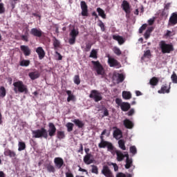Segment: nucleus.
<instances>
[{
  "label": "nucleus",
  "instance_id": "0eeeda50",
  "mask_svg": "<svg viewBox=\"0 0 177 177\" xmlns=\"http://www.w3.org/2000/svg\"><path fill=\"white\" fill-rule=\"evenodd\" d=\"M108 64L110 67H115L116 68H120L122 67L121 64L115 58H112L108 56Z\"/></svg>",
  "mask_w": 177,
  "mask_h": 177
},
{
  "label": "nucleus",
  "instance_id": "6e6d98bb",
  "mask_svg": "<svg viewBox=\"0 0 177 177\" xmlns=\"http://www.w3.org/2000/svg\"><path fill=\"white\" fill-rule=\"evenodd\" d=\"M59 45H60V43H59V40L57 39H55L54 42H53L54 47L58 48L59 46Z\"/></svg>",
  "mask_w": 177,
  "mask_h": 177
},
{
  "label": "nucleus",
  "instance_id": "9b49d317",
  "mask_svg": "<svg viewBox=\"0 0 177 177\" xmlns=\"http://www.w3.org/2000/svg\"><path fill=\"white\" fill-rule=\"evenodd\" d=\"M177 24V13L174 12L170 15L168 22L169 26H174Z\"/></svg>",
  "mask_w": 177,
  "mask_h": 177
},
{
  "label": "nucleus",
  "instance_id": "412c9836",
  "mask_svg": "<svg viewBox=\"0 0 177 177\" xmlns=\"http://www.w3.org/2000/svg\"><path fill=\"white\" fill-rule=\"evenodd\" d=\"M119 106L120 107V109L124 112L129 111V110L131 109V105L129 102H122V104Z\"/></svg>",
  "mask_w": 177,
  "mask_h": 177
},
{
  "label": "nucleus",
  "instance_id": "09e8293b",
  "mask_svg": "<svg viewBox=\"0 0 177 177\" xmlns=\"http://www.w3.org/2000/svg\"><path fill=\"white\" fill-rule=\"evenodd\" d=\"M98 26L101 28L102 32L105 31V26L102 21H99Z\"/></svg>",
  "mask_w": 177,
  "mask_h": 177
},
{
  "label": "nucleus",
  "instance_id": "bf43d9fd",
  "mask_svg": "<svg viewBox=\"0 0 177 177\" xmlns=\"http://www.w3.org/2000/svg\"><path fill=\"white\" fill-rule=\"evenodd\" d=\"M143 56H144V57H150L151 56V50H147V51H145Z\"/></svg>",
  "mask_w": 177,
  "mask_h": 177
},
{
  "label": "nucleus",
  "instance_id": "f03ea898",
  "mask_svg": "<svg viewBox=\"0 0 177 177\" xmlns=\"http://www.w3.org/2000/svg\"><path fill=\"white\" fill-rule=\"evenodd\" d=\"M159 47L161 50V53L163 54L171 53L174 51V46L171 44H167L166 41H160L159 43Z\"/></svg>",
  "mask_w": 177,
  "mask_h": 177
},
{
  "label": "nucleus",
  "instance_id": "20e7f679",
  "mask_svg": "<svg viewBox=\"0 0 177 177\" xmlns=\"http://www.w3.org/2000/svg\"><path fill=\"white\" fill-rule=\"evenodd\" d=\"M32 134L35 138L48 139V133L44 127H41V129L32 130Z\"/></svg>",
  "mask_w": 177,
  "mask_h": 177
},
{
  "label": "nucleus",
  "instance_id": "c756f323",
  "mask_svg": "<svg viewBox=\"0 0 177 177\" xmlns=\"http://www.w3.org/2000/svg\"><path fill=\"white\" fill-rule=\"evenodd\" d=\"M66 94L67 95H68V97H67V102H69L75 100V96L72 94L71 91H66Z\"/></svg>",
  "mask_w": 177,
  "mask_h": 177
},
{
  "label": "nucleus",
  "instance_id": "cd10ccee",
  "mask_svg": "<svg viewBox=\"0 0 177 177\" xmlns=\"http://www.w3.org/2000/svg\"><path fill=\"white\" fill-rule=\"evenodd\" d=\"M4 156H9L10 158H15L16 156V153L14 151L7 149L4 151Z\"/></svg>",
  "mask_w": 177,
  "mask_h": 177
},
{
  "label": "nucleus",
  "instance_id": "ddd939ff",
  "mask_svg": "<svg viewBox=\"0 0 177 177\" xmlns=\"http://www.w3.org/2000/svg\"><path fill=\"white\" fill-rule=\"evenodd\" d=\"M30 35H32L33 37H37L40 38L43 35V31L41 30L40 29L33 28L30 29Z\"/></svg>",
  "mask_w": 177,
  "mask_h": 177
},
{
  "label": "nucleus",
  "instance_id": "774afa93",
  "mask_svg": "<svg viewBox=\"0 0 177 177\" xmlns=\"http://www.w3.org/2000/svg\"><path fill=\"white\" fill-rule=\"evenodd\" d=\"M116 177H126V175L123 173H118V174L116 175Z\"/></svg>",
  "mask_w": 177,
  "mask_h": 177
},
{
  "label": "nucleus",
  "instance_id": "79ce46f5",
  "mask_svg": "<svg viewBox=\"0 0 177 177\" xmlns=\"http://www.w3.org/2000/svg\"><path fill=\"white\" fill-rule=\"evenodd\" d=\"M75 84H80V78L79 75H75L73 79Z\"/></svg>",
  "mask_w": 177,
  "mask_h": 177
},
{
  "label": "nucleus",
  "instance_id": "58836bf2",
  "mask_svg": "<svg viewBox=\"0 0 177 177\" xmlns=\"http://www.w3.org/2000/svg\"><path fill=\"white\" fill-rule=\"evenodd\" d=\"M89 57H93L94 59H97V51L95 49L91 50Z\"/></svg>",
  "mask_w": 177,
  "mask_h": 177
},
{
  "label": "nucleus",
  "instance_id": "c03bdc74",
  "mask_svg": "<svg viewBox=\"0 0 177 177\" xmlns=\"http://www.w3.org/2000/svg\"><path fill=\"white\" fill-rule=\"evenodd\" d=\"M113 52H114V53H115L116 55H118V56H120V55H121V54H122L121 50H120V48H118V47H114V48H113Z\"/></svg>",
  "mask_w": 177,
  "mask_h": 177
},
{
  "label": "nucleus",
  "instance_id": "f3484780",
  "mask_svg": "<svg viewBox=\"0 0 177 177\" xmlns=\"http://www.w3.org/2000/svg\"><path fill=\"white\" fill-rule=\"evenodd\" d=\"M93 157L92 153H87L85 155L84 158H83V162L87 165H89L93 163L94 160L91 158Z\"/></svg>",
  "mask_w": 177,
  "mask_h": 177
},
{
  "label": "nucleus",
  "instance_id": "2f4dec72",
  "mask_svg": "<svg viewBox=\"0 0 177 177\" xmlns=\"http://www.w3.org/2000/svg\"><path fill=\"white\" fill-rule=\"evenodd\" d=\"M97 12H98L99 16L102 17L103 19H106V15L104 10H103L101 8H97Z\"/></svg>",
  "mask_w": 177,
  "mask_h": 177
},
{
  "label": "nucleus",
  "instance_id": "1a4fd4ad",
  "mask_svg": "<svg viewBox=\"0 0 177 177\" xmlns=\"http://www.w3.org/2000/svg\"><path fill=\"white\" fill-rule=\"evenodd\" d=\"M47 132L48 133V136L50 138L55 136L57 129L55 124L52 122L48 123V130L47 131Z\"/></svg>",
  "mask_w": 177,
  "mask_h": 177
},
{
  "label": "nucleus",
  "instance_id": "72a5a7b5",
  "mask_svg": "<svg viewBox=\"0 0 177 177\" xmlns=\"http://www.w3.org/2000/svg\"><path fill=\"white\" fill-rule=\"evenodd\" d=\"M122 97L126 100H129L131 98V93L128 91H123Z\"/></svg>",
  "mask_w": 177,
  "mask_h": 177
},
{
  "label": "nucleus",
  "instance_id": "de8ad7c7",
  "mask_svg": "<svg viewBox=\"0 0 177 177\" xmlns=\"http://www.w3.org/2000/svg\"><path fill=\"white\" fill-rule=\"evenodd\" d=\"M130 153H131L133 155H136L137 153V148L135 146L131 147Z\"/></svg>",
  "mask_w": 177,
  "mask_h": 177
},
{
  "label": "nucleus",
  "instance_id": "c85d7f7f",
  "mask_svg": "<svg viewBox=\"0 0 177 177\" xmlns=\"http://www.w3.org/2000/svg\"><path fill=\"white\" fill-rule=\"evenodd\" d=\"M153 28L151 27V28H148V29L147 30V31H145V34H144V37L145 39H148L150 37L151 35V32H152V31H153Z\"/></svg>",
  "mask_w": 177,
  "mask_h": 177
},
{
  "label": "nucleus",
  "instance_id": "6ab92c4d",
  "mask_svg": "<svg viewBox=\"0 0 177 177\" xmlns=\"http://www.w3.org/2000/svg\"><path fill=\"white\" fill-rule=\"evenodd\" d=\"M28 76L30 80L34 81V80L38 79L39 77H40V73L38 71H36L34 72L29 73Z\"/></svg>",
  "mask_w": 177,
  "mask_h": 177
},
{
  "label": "nucleus",
  "instance_id": "4be33fe9",
  "mask_svg": "<svg viewBox=\"0 0 177 177\" xmlns=\"http://www.w3.org/2000/svg\"><path fill=\"white\" fill-rule=\"evenodd\" d=\"M45 167L46 169V171H48V172L50 174H55L56 172V169L55 166H53L50 163L45 165Z\"/></svg>",
  "mask_w": 177,
  "mask_h": 177
},
{
  "label": "nucleus",
  "instance_id": "c9c22d12",
  "mask_svg": "<svg viewBox=\"0 0 177 177\" xmlns=\"http://www.w3.org/2000/svg\"><path fill=\"white\" fill-rule=\"evenodd\" d=\"M57 138L59 140L65 138V133L64 131H58L57 133Z\"/></svg>",
  "mask_w": 177,
  "mask_h": 177
},
{
  "label": "nucleus",
  "instance_id": "5701e85b",
  "mask_svg": "<svg viewBox=\"0 0 177 177\" xmlns=\"http://www.w3.org/2000/svg\"><path fill=\"white\" fill-rule=\"evenodd\" d=\"M113 138L115 139H120L122 138V132L120 129L116 128L113 131Z\"/></svg>",
  "mask_w": 177,
  "mask_h": 177
},
{
  "label": "nucleus",
  "instance_id": "423d86ee",
  "mask_svg": "<svg viewBox=\"0 0 177 177\" xmlns=\"http://www.w3.org/2000/svg\"><path fill=\"white\" fill-rule=\"evenodd\" d=\"M89 97L93 98L95 102H98L102 100L101 93H99L97 90H92L91 91Z\"/></svg>",
  "mask_w": 177,
  "mask_h": 177
},
{
  "label": "nucleus",
  "instance_id": "dca6fc26",
  "mask_svg": "<svg viewBox=\"0 0 177 177\" xmlns=\"http://www.w3.org/2000/svg\"><path fill=\"white\" fill-rule=\"evenodd\" d=\"M170 89H171V83L169 84V86H168L167 84H165L161 86L160 90L158 91V93L159 94H165V93H170Z\"/></svg>",
  "mask_w": 177,
  "mask_h": 177
},
{
  "label": "nucleus",
  "instance_id": "a878e982",
  "mask_svg": "<svg viewBox=\"0 0 177 177\" xmlns=\"http://www.w3.org/2000/svg\"><path fill=\"white\" fill-rule=\"evenodd\" d=\"M73 122L79 129H82L85 125V124L84 122H82V121H81L80 120H78V119L73 120Z\"/></svg>",
  "mask_w": 177,
  "mask_h": 177
},
{
  "label": "nucleus",
  "instance_id": "0e129e2a",
  "mask_svg": "<svg viewBox=\"0 0 177 177\" xmlns=\"http://www.w3.org/2000/svg\"><path fill=\"white\" fill-rule=\"evenodd\" d=\"M84 152V147L82 146V144L80 145V149L77 151V153H81L82 154V153Z\"/></svg>",
  "mask_w": 177,
  "mask_h": 177
},
{
  "label": "nucleus",
  "instance_id": "e433bc0d",
  "mask_svg": "<svg viewBox=\"0 0 177 177\" xmlns=\"http://www.w3.org/2000/svg\"><path fill=\"white\" fill-rule=\"evenodd\" d=\"M79 34H80V32H78V30H76L75 29H73L70 32V37L73 38H76Z\"/></svg>",
  "mask_w": 177,
  "mask_h": 177
},
{
  "label": "nucleus",
  "instance_id": "37998d69",
  "mask_svg": "<svg viewBox=\"0 0 177 177\" xmlns=\"http://www.w3.org/2000/svg\"><path fill=\"white\" fill-rule=\"evenodd\" d=\"M91 173L98 174V167L96 165H91Z\"/></svg>",
  "mask_w": 177,
  "mask_h": 177
},
{
  "label": "nucleus",
  "instance_id": "a18cd8bd",
  "mask_svg": "<svg viewBox=\"0 0 177 177\" xmlns=\"http://www.w3.org/2000/svg\"><path fill=\"white\" fill-rule=\"evenodd\" d=\"M6 12V8L3 3H0V15H2Z\"/></svg>",
  "mask_w": 177,
  "mask_h": 177
},
{
  "label": "nucleus",
  "instance_id": "603ef678",
  "mask_svg": "<svg viewBox=\"0 0 177 177\" xmlns=\"http://www.w3.org/2000/svg\"><path fill=\"white\" fill-rule=\"evenodd\" d=\"M124 79H125V77H124V75H122V74L118 75V81L119 83H122Z\"/></svg>",
  "mask_w": 177,
  "mask_h": 177
},
{
  "label": "nucleus",
  "instance_id": "b1692460",
  "mask_svg": "<svg viewBox=\"0 0 177 177\" xmlns=\"http://www.w3.org/2000/svg\"><path fill=\"white\" fill-rule=\"evenodd\" d=\"M115 153L116 154V160H118V162H122L124 160V154L121 151L115 150Z\"/></svg>",
  "mask_w": 177,
  "mask_h": 177
},
{
  "label": "nucleus",
  "instance_id": "f257e3e1",
  "mask_svg": "<svg viewBox=\"0 0 177 177\" xmlns=\"http://www.w3.org/2000/svg\"><path fill=\"white\" fill-rule=\"evenodd\" d=\"M106 133V129H104L103 131L101 133V136H100V139H101V142L98 144V147L100 149H104L107 148L108 151H112L114 149V147L113 144L109 142V141H106L104 139V136H105Z\"/></svg>",
  "mask_w": 177,
  "mask_h": 177
},
{
  "label": "nucleus",
  "instance_id": "49530a36",
  "mask_svg": "<svg viewBox=\"0 0 177 177\" xmlns=\"http://www.w3.org/2000/svg\"><path fill=\"white\" fill-rule=\"evenodd\" d=\"M171 78L172 82L174 84H177V75H176V74L174 72L171 75Z\"/></svg>",
  "mask_w": 177,
  "mask_h": 177
},
{
  "label": "nucleus",
  "instance_id": "9d476101",
  "mask_svg": "<svg viewBox=\"0 0 177 177\" xmlns=\"http://www.w3.org/2000/svg\"><path fill=\"white\" fill-rule=\"evenodd\" d=\"M122 8L124 12H126L127 16L131 14V6L127 1L124 0L122 1Z\"/></svg>",
  "mask_w": 177,
  "mask_h": 177
},
{
  "label": "nucleus",
  "instance_id": "473e14b6",
  "mask_svg": "<svg viewBox=\"0 0 177 177\" xmlns=\"http://www.w3.org/2000/svg\"><path fill=\"white\" fill-rule=\"evenodd\" d=\"M26 149V145L24 142H18V151H22Z\"/></svg>",
  "mask_w": 177,
  "mask_h": 177
},
{
  "label": "nucleus",
  "instance_id": "f704fd0d",
  "mask_svg": "<svg viewBox=\"0 0 177 177\" xmlns=\"http://www.w3.org/2000/svg\"><path fill=\"white\" fill-rule=\"evenodd\" d=\"M118 146L120 149H122L123 151H125L127 149L125 146V141H124L123 140H119Z\"/></svg>",
  "mask_w": 177,
  "mask_h": 177
},
{
  "label": "nucleus",
  "instance_id": "4468645a",
  "mask_svg": "<svg viewBox=\"0 0 177 177\" xmlns=\"http://www.w3.org/2000/svg\"><path fill=\"white\" fill-rule=\"evenodd\" d=\"M102 174L106 177H113V173L107 165H104L102 167Z\"/></svg>",
  "mask_w": 177,
  "mask_h": 177
},
{
  "label": "nucleus",
  "instance_id": "864d4df0",
  "mask_svg": "<svg viewBox=\"0 0 177 177\" xmlns=\"http://www.w3.org/2000/svg\"><path fill=\"white\" fill-rule=\"evenodd\" d=\"M168 15H169V11L167 10H163V11H162L161 12V16L165 18L168 17Z\"/></svg>",
  "mask_w": 177,
  "mask_h": 177
},
{
  "label": "nucleus",
  "instance_id": "2eb2a0df",
  "mask_svg": "<svg viewBox=\"0 0 177 177\" xmlns=\"http://www.w3.org/2000/svg\"><path fill=\"white\" fill-rule=\"evenodd\" d=\"M20 49L25 57H29L31 55V50L29 46L26 45H21L20 46Z\"/></svg>",
  "mask_w": 177,
  "mask_h": 177
},
{
  "label": "nucleus",
  "instance_id": "393cba45",
  "mask_svg": "<svg viewBox=\"0 0 177 177\" xmlns=\"http://www.w3.org/2000/svg\"><path fill=\"white\" fill-rule=\"evenodd\" d=\"M112 38L118 41L120 45H122L124 43H125V41L121 36L114 35L113 36H112Z\"/></svg>",
  "mask_w": 177,
  "mask_h": 177
},
{
  "label": "nucleus",
  "instance_id": "5fc2aeb1",
  "mask_svg": "<svg viewBox=\"0 0 177 177\" xmlns=\"http://www.w3.org/2000/svg\"><path fill=\"white\" fill-rule=\"evenodd\" d=\"M76 41V37H71L68 40V43L70 44V45H73L74 44H75Z\"/></svg>",
  "mask_w": 177,
  "mask_h": 177
},
{
  "label": "nucleus",
  "instance_id": "69168bd1",
  "mask_svg": "<svg viewBox=\"0 0 177 177\" xmlns=\"http://www.w3.org/2000/svg\"><path fill=\"white\" fill-rule=\"evenodd\" d=\"M21 39L25 41L26 42L28 41V37L26 35H22L21 36Z\"/></svg>",
  "mask_w": 177,
  "mask_h": 177
},
{
  "label": "nucleus",
  "instance_id": "8fccbe9b",
  "mask_svg": "<svg viewBox=\"0 0 177 177\" xmlns=\"http://www.w3.org/2000/svg\"><path fill=\"white\" fill-rule=\"evenodd\" d=\"M93 44L90 43H86V48H85V51L86 52H89L91 50V48H92Z\"/></svg>",
  "mask_w": 177,
  "mask_h": 177
},
{
  "label": "nucleus",
  "instance_id": "7ed1b4c3",
  "mask_svg": "<svg viewBox=\"0 0 177 177\" xmlns=\"http://www.w3.org/2000/svg\"><path fill=\"white\" fill-rule=\"evenodd\" d=\"M12 85L14 86L13 91L15 92L16 94L18 93H27L28 91L27 86L24 84L22 81L15 82Z\"/></svg>",
  "mask_w": 177,
  "mask_h": 177
},
{
  "label": "nucleus",
  "instance_id": "aec40b11",
  "mask_svg": "<svg viewBox=\"0 0 177 177\" xmlns=\"http://www.w3.org/2000/svg\"><path fill=\"white\" fill-rule=\"evenodd\" d=\"M123 124L124 127H126L127 129H132L133 128V123L130 120H124L123 121Z\"/></svg>",
  "mask_w": 177,
  "mask_h": 177
},
{
  "label": "nucleus",
  "instance_id": "3c124183",
  "mask_svg": "<svg viewBox=\"0 0 177 177\" xmlns=\"http://www.w3.org/2000/svg\"><path fill=\"white\" fill-rule=\"evenodd\" d=\"M147 27V24H144L142 26H141V27L139 28V32L140 33H142L144 30H146Z\"/></svg>",
  "mask_w": 177,
  "mask_h": 177
},
{
  "label": "nucleus",
  "instance_id": "f8f14e48",
  "mask_svg": "<svg viewBox=\"0 0 177 177\" xmlns=\"http://www.w3.org/2000/svg\"><path fill=\"white\" fill-rule=\"evenodd\" d=\"M81 9H82V16L88 17V5L84 1H82L81 3Z\"/></svg>",
  "mask_w": 177,
  "mask_h": 177
},
{
  "label": "nucleus",
  "instance_id": "13d9d810",
  "mask_svg": "<svg viewBox=\"0 0 177 177\" xmlns=\"http://www.w3.org/2000/svg\"><path fill=\"white\" fill-rule=\"evenodd\" d=\"M66 177H74V174L72 173V171H68L65 173Z\"/></svg>",
  "mask_w": 177,
  "mask_h": 177
},
{
  "label": "nucleus",
  "instance_id": "39448f33",
  "mask_svg": "<svg viewBox=\"0 0 177 177\" xmlns=\"http://www.w3.org/2000/svg\"><path fill=\"white\" fill-rule=\"evenodd\" d=\"M91 64L93 65V68L98 75H102V77L104 76L105 70L100 62L91 61Z\"/></svg>",
  "mask_w": 177,
  "mask_h": 177
},
{
  "label": "nucleus",
  "instance_id": "a19ab883",
  "mask_svg": "<svg viewBox=\"0 0 177 177\" xmlns=\"http://www.w3.org/2000/svg\"><path fill=\"white\" fill-rule=\"evenodd\" d=\"M73 123H71V122H68V123H66V128H67V131L68 132H72L73 131Z\"/></svg>",
  "mask_w": 177,
  "mask_h": 177
},
{
  "label": "nucleus",
  "instance_id": "680f3d73",
  "mask_svg": "<svg viewBox=\"0 0 177 177\" xmlns=\"http://www.w3.org/2000/svg\"><path fill=\"white\" fill-rule=\"evenodd\" d=\"M170 6H171V3H165L164 6V10H168L169 9H170Z\"/></svg>",
  "mask_w": 177,
  "mask_h": 177
},
{
  "label": "nucleus",
  "instance_id": "7c9ffc66",
  "mask_svg": "<svg viewBox=\"0 0 177 177\" xmlns=\"http://www.w3.org/2000/svg\"><path fill=\"white\" fill-rule=\"evenodd\" d=\"M30 64V61L27 59H22L19 62V65L21 67H28Z\"/></svg>",
  "mask_w": 177,
  "mask_h": 177
},
{
  "label": "nucleus",
  "instance_id": "4d7b16f0",
  "mask_svg": "<svg viewBox=\"0 0 177 177\" xmlns=\"http://www.w3.org/2000/svg\"><path fill=\"white\" fill-rule=\"evenodd\" d=\"M155 20H156V17H152L151 19H149L148 20V24H149V26L153 25V24H154V22H155Z\"/></svg>",
  "mask_w": 177,
  "mask_h": 177
},
{
  "label": "nucleus",
  "instance_id": "a211bd4d",
  "mask_svg": "<svg viewBox=\"0 0 177 177\" xmlns=\"http://www.w3.org/2000/svg\"><path fill=\"white\" fill-rule=\"evenodd\" d=\"M36 53H37L39 59L42 60L45 57L46 53L42 47L37 48Z\"/></svg>",
  "mask_w": 177,
  "mask_h": 177
},
{
  "label": "nucleus",
  "instance_id": "338daca9",
  "mask_svg": "<svg viewBox=\"0 0 177 177\" xmlns=\"http://www.w3.org/2000/svg\"><path fill=\"white\" fill-rule=\"evenodd\" d=\"M109 110H107L106 109H104V116H109Z\"/></svg>",
  "mask_w": 177,
  "mask_h": 177
},
{
  "label": "nucleus",
  "instance_id": "4c0bfd02",
  "mask_svg": "<svg viewBox=\"0 0 177 177\" xmlns=\"http://www.w3.org/2000/svg\"><path fill=\"white\" fill-rule=\"evenodd\" d=\"M6 95V88L4 86H1L0 87V97L1 98L5 97Z\"/></svg>",
  "mask_w": 177,
  "mask_h": 177
},
{
  "label": "nucleus",
  "instance_id": "6e6552de",
  "mask_svg": "<svg viewBox=\"0 0 177 177\" xmlns=\"http://www.w3.org/2000/svg\"><path fill=\"white\" fill-rule=\"evenodd\" d=\"M54 164L57 169H63L65 167L64 160L62 158H55Z\"/></svg>",
  "mask_w": 177,
  "mask_h": 177
},
{
  "label": "nucleus",
  "instance_id": "ea45409f",
  "mask_svg": "<svg viewBox=\"0 0 177 177\" xmlns=\"http://www.w3.org/2000/svg\"><path fill=\"white\" fill-rule=\"evenodd\" d=\"M132 164H133V160H131V159H127L126 160V165H124V167L127 169H129L131 167Z\"/></svg>",
  "mask_w": 177,
  "mask_h": 177
},
{
  "label": "nucleus",
  "instance_id": "052dcab7",
  "mask_svg": "<svg viewBox=\"0 0 177 177\" xmlns=\"http://www.w3.org/2000/svg\"><path fill=\"white\" fill-rule=\"evenodd\" d=\"M115 103L116 104H118L119 106L122 104V100L121 99H119V98H116L115 99Z\"/></svg>",
  "mask_w": 177,
  "mask_h": 177
},
{
  "label": "nucleus",
  "instance_id": "bb28decb",
  "mask_svg": "<svg viewBox=\"0 0 177 177\" xmlns=\"http://www.w3.org/2000/svg\"><path fill=\"white\" fill-rule=\"evenodd\" d=\"M159 83V79L156 77H153L151 80H149V84H151L153 88L157 86Z\"/></svg>",
  "mask_w": 177,
  "mask_h": 177
},
{
  "label": "nucleus",
  "instance_id": "e2e57ef3",
  "mask_svg": "<svg viewBox=\"0 0 177 177\" xmlns=\"http://www.w3.org/2000/svg\"><path fill=\"white\" fill-rule=\"evenodd\" d=\"M135 113V110L131 109H130V111H129V112L127 113L128 116H131L133 115V114Z\"/></svg>",
  "mask_w": 177,
  "mask_h": 177
}]
</instances>
